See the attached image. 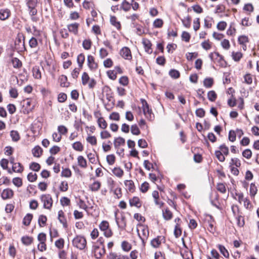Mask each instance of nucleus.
<instances>
[{
  "label": "nucleus",
  "instance_id": "obj_1",
  "mask_svg": "<svg viewBox=\"0 0 259 259\" xmlns=\"http://www.w3.org/2000/svg\"><path fill=\"white\" fill-rule=\"evenodd\" d=\"M142 104V108L145 116L150 120H153L154 118V115L152 112L151 109H150L147 101L143 99H141Z\"/></svg>",
  "mask_w": 259,
  "mask_h": 259
},
{
  "label": "nucleus",
  "instance_id": "obj_2",
  "mask_svg": "<svg viewBox=\"0 0 259 259\" xmlns=\"http://www.w3.org/2000/svg\"><path fill=\"white\" fill-rule=\"evenodd\" d=\"M73 245L77 248L82 250L87 245V241L85 238L81 236H77L72 240Z\"/></svg>",
  "mask_w": 259,
  "mask_h": 259
},
{
  "label": "nucleus",
  "instance_id": "obj_3",
  "mask_svg": "<svg viewBox=\"0 0 259 259\" xmlns=\"http://www.w3.org/2000/svg\"><path fill=\"white\" fill-rule=\"evenodd\" d=\"M139 226L141 228V231L142 232V234L139 232L140 230L139 229H137V231L138 232V234L140 238L142 241V244L143 246H145L146 240H147L148 237L149 236V230L147 226H144L142 225H139Z\"/></svg>",
  "mask_w": 259,
  "mask_h": 259
},
{
  "label": "nucleus",
  "instance_id": "obj_4",
  "mask_svg": "<svg viewBox=\"0 0 259 259\" xmlns=\"http://www.w3.org/2000/svg\"><path fill=\"white\" fill-rule=\"evenodd\" d=\"M209 57L211 61L214 62H218L220 66H224L226 64V62L224 59L223 56L221 55L218 52L211 53Z\"/></svg>",
  "mask_w": 259,
  "mask_h": 259
},
{
  "label": "nucleus",
  "instance_id": "obj_5",
  "mask_svg": "<svg viewBox=\"0 0 259 259\" xmlns=\"http://www.w3.org/2000/svg\"><path fill=\"white\" fill-rule=\"evenodd\" d=\"M40 199L43 202V206L45 208L50 209L52 206L53 200L50 194L42 195L40 197Z\"/></svg>",
  "mask_w": 259,
  "mask_h": 259
},
{
  "label": "nucleus",
  "instance_id": "obj_6",
  "mask_svg": "<svg viewBox=\"0 0 259 259\" xmlns=\"http://www.w3.org/2000/svg\"><path fill=\"white\" fill-rule=\"evenodd\" d=\"M10 162L12 164V170L15 172L21 173L24 170L23 166L19 162H15V158L13 157L10 158Z\"/></svg>",
  "mask_w": 259,
  "mask_h": 259
},
{
  "label": "nucleus",
  "instance_id": "obj_7",
  "mask_svg": "<svg viewBox=\"0 0 259 259\" xmlns=\"http://www.w3.org/2000/svg\"><path fill=\"white\" fill-rule=\"evenodd\" d=\"M79 27V24L76 22L69 24L67 25L69 32L73 33L75 35H77L78 34Z\"/></svg>",
  "mask_w": 259,
  "mask_h": 259
},
{
  "label": "nucleus",
  "instance_id": "obj_8",
  "mask_svg": "<svg viewBox=\"0 0 259 259\" xmlns=\"http://www.w3.org/2000/svg\"><path fill=\"white\" fill-rule=\"evenodd\" d=\"M88 65L92 70H95L98 68V64L95 62V58L92 55L88 56Z\"/></svg>",
  "mask_w": 259,
  "mask_h": 259
},
{
  "label": "nucleus",
  "instance_id": "obj_9",
  "mask_svg": "<svg viewBox=\"0 0 259 259\" xmlns=\"http://www.w3.org/2000/svg\"><path fill=\"white\" fill-rule=\"evenodd\" d=\"M120 55L125 59L131 60L132 58L130 49L127 47L123 48L120 51Z\"/></svg>",
  "mask_w": 259,
  "mask_h": 259
},
{
  "label": "nucleus",
  "instance_id": "obj_10",
  "mask_svg": "<svg viewBox=\"0 0 259 259\" xmlns=\"http://www.w3.org/2000/svg\"><path fill=\"white\" fill-rule=\"evenodd\" d=\"M95 256L97 258H100L105 253V249L104 246L102 248L99 246H94Z\"/></svg>",
  "mask_w": 259,
  "mask_h": 259
},
{
  "label": "nucleus",
  "instance_id": "obj_11",
  "mask_svg": "<svg viewBox=\"0 0 259 259\" xmlns=\"http://www.w3.org/2000/svg\"><path fill=\"white\" fill-rule=\"evenodd\" d=\"M13 195V191L9 188L4 189L1 194L2 198L4 200L11 198Z\"/></svg>",
  "mask_w": 259,
  "mask_h": 259
},
{
  "label": "nucleus",
  "instance_id": "obj_12",
  "mask_svg": "<svg viewBox=\"0 0 259 259\" xmlns=\"http://www.w3.org/2000/svg\"><path fill=\"white\" fill-rule=\"evenodd\" d=\"M29 14L31 16V20L33 22H37L39 20V18L35 16L37 14V10L36 7L29 8Z\"/></svg>",
  "mask_w": 259,
  "mask_h": 259
},
{
  "label": "nucleus",
  "instance_id": "obj_13",
  "mask_svg": "<svg viewBox=\"0 0 259 259\" xmlns=\"http://www.w3.org/2000/svg\"><path fill=\"white\" fill-rule=\"evenodd\" d=\"M142 44L144 45L145 51L149 54H152V44L151 43L150 41L147 38H143L142 40Z\"/></svg>",
  "mask_w": 259,
  "mask_h": 259
},
{
  "label": "nucleus",
  "instance_id": "obj_14",
  "mask_svg": "<svg viewBox=\"0 0 259 259\" xmlns=\"http://www.w3.org/2000/svg\"><path fill=\"white\" fill-rule=\"evenodd\" d=\"M131 206H135L140 208L142 206V203L138 197L135 196L129 200Z\"/></svg>",
  "mask_w": 259,
  "mask_h": 259
},
{
  "label": "nucleus",
  "instance_id": "obj_15",
  "mask_svg": "<svg viewBox=\"0 0 259 259\" xmlns=\"http://www.w3.org/2000/svg\"><path fill=\"white\" fill-rule=\"evenodd\" d=\"M11 15L10 10L8 9L0 10V20H6Z\"/></svg>",
  "mask_w": 259,
  "mask_h": 259
},
{
  "label": "nucleus",
  "instance_id": "obj_16",
  "mask_svg": "<svg viewBox=\"0 0 259 259\" xmlns=\"http://www.w3.org/2000/svg\"><path fill=\"white\" fill-rule=\"evenodd\" d=\"M232 209L234 215L236 216L238 225L240 227L243 226L244 225V221L243 217L239 214H236L234 210V206H233L232 207Z\"/></svg>",
  "mask_w": 259,
  "mask_h": 259
},
{
  "label": "nucleus",
  "instance_id": "obj_17",
  "mask_svg": "<svg viewBox=\"0 0 259 259\" xmlns=\"http://www.w3.org/2000/svg\"><path fill=\"white\" fill-rule=\"evenodd\" d=\"M124 184L128 191L131 192H134L135 190V186L134 183L132 180H126L124 182Z\"/></svg>",
  "mask_w": 259,
  "mask_h": 259
},
{
  "label": "nucleus",
  "instance_id": "obj_18",
  "mask_svg": "<svg viewBox=\"0 0 259 259\" xmlns=\"http://www.w3.org/2000/svg\"><path fill=\"white\" fill-rule=\"evenodd\" d=\"M59 82L60 83V85L62 87H67L69 84V82H67V77L65 75H61L59 77Z\"/></svg>",
  "mask_w": 259,
  "mask_h": 259
},
{
  "label": "nucleus",
  "instance_id": "obj_19",
  "mask_svg": "<svg viewBox=\"0 0 259 259\" xmlns=\"http://www.w3.org/2000/svg\"><path fill=\"white\" fill-rule=\"evenodd\" d=\"M125 144V139L122 137H119L114 139V145L116 149H117L120 146Z\"/></svg>",
  "mask_w": 259,
  "mask_h": 259
},
{
  "label": "nucleus",
  "instance_id": "obj_20",
  "mask_svg": "<svg viewBox=\"0 0 259 259\" xmlns=\"http://www.w3.org/2000/svg\"><path fill=\"white\" fill-rule=\"evenodd\" d=\"M116 215H117V213L115 212V220H116V223H117L118 227L121 228L122 229H125L126 226L125 216H124V215L121 216L120 225H119V222L117 220Z\"/></svg>",
  "mask_w": 259,
  "mask_h": 259
},
{
  "label": "nucleus",
  "instance_id": "obj_21",
  "mask_svg": "<svg viewBox=\"0 0 259 259\" xmlns=\"http://www.w3.org/2000/svg\"><path fill=\"white\" fill-rule=\"evenodd\" d=\"M23 107H26L27 113H28L29 111H31L33 109L34 106H31V101H30L28 99L23 100Z\"/></svg>",
  "mask_w": 259,
  "mask_h": 259
},
{
  "label": "nucleus",
  "instance_id": "obj_22",
  "mask_svg": "<svg viewBox=\"0 0 259 259\" xmlns=\"http://www.w3.org/2000/svg\"><path fill=\"white\" fill-rule=\"evenodd\" d=\"M110 22L111 24L115 27L118 30H120L121 29L120 23L117 21V19L115 16H111L110 17Z\"/></svg>",
  "mask_w": 259,
  "mask_h": 259
},
{
  "label": "nucleus",
  "instance_id": "obj_23",
  "mask_svg": "<svg viewBox=\"0 0 259 259\" xmlns=\"http://www.w3.org/2000/svg\"><path fill=\"white\" fill-rule=\"evenodd\" d=\"M77 163L78 165L83 168L87 167V161L82 156H79L77 157Z\"/></svg>",
  "mask_w": 259,
  "mask_h": 259
},
{
  "label": "nucleus",
  "instance_id": "obj_24",
  "mask_svg": "<svg viewBox=\"0 0 259 259\" xmlns=\"http://www.w3.org/2000/svg\"><path fill=\"white\" fill-rule=\"evenodd\" d=\"M42 150L39 146H35L32 150V153L34 157H39L41 155Z\"/></svg>",
  "mask_w": 259,
  "mask_h": 259
},
{
  "label": "nucleus",
  "instance_id": "obj_25",
  "mask_svg": "<svg viewBox=\"0 0 259 259\" xmlns=\"http://www.w3.org/2000/svg\"><path fill=\"white\" fill-rule=\"evenodd\" d=\"M33 77L36 79H40L41 77V72L39 67L35 66L32 69Z\"/></svg>",
  "mask_w": 259,
  "mask_h": 259
},
{
  "label": "nucleus",
  "instance_id": "obj_26",
  "mask_svg": "<svg viewBox=\"0 0 259 259\" xmlns=\"http://www.w3.org/2000/svg\"><path fill=\"white\" fill-rule=\"evenodd\" d=\"M162 214L163 218L167 221L171 220L172 218V213L168 208L163 210Z\"/></svg>",
  "mask_w": 259,
  "mask_h": 259
},
{
  "label": "nucleus",
  "instance_id": "obj_27",
  "mask_svg": "<svg viewBox=\"0 0 259 259\" xmlns=\"http://www.w3.org/2000/svg\"><path fill=\"white\" fill-rule=\"evenodd\" d=\"M33 218V215L31 213H27L23 219V224L24 225L28 226L29 225Z\"/></svg>",
  "mask_w": 259,
  "mask_h": 259
},
{
  "label": "nucleus",
  "instance_id": "obj_28",
  "mask_svg": "<svg viewBox=\"0 0 259 259\" xmlns=\"http://www.w3.org/2000/svg\"><path fill=\"white\" fill-rule=\"evenodd\" d=\"M101 185L100 182L95 181L89 186V188L92 191H97L100 189Z\"/></svg>",
  "mask_w": 259,
  "mask_h": 259
},
{
  "label": "nucleus",
  "instance_id": "obj_29",
  "mask_svg": "<svg viewBox=\"0 0 259 259\" xmlns=\"http://www.w3.org/2000/svg\"><path fill=\"white\" fill-rule=\"evenodd\" d=\"M85 60V56L83 54L81 53L78 55L77 58V62L80 69H81Z\"/></svg>",
  "mask_w": 259,
  "mask_h": 259
},
{
  "label": "nucleus",
  "instance_id": "obj_30",
  "mask_svg": "<svg viewBox=\"0 0 259 259\" xmlns=\"http://www.w3.org/2000/svg\"><path fill=\"white\" fill-rule=\"evenodd\" d=\"M182 22L185 27L190 28L191 26V18L190 16L188 15L186 17L182 19Z\"/></svg>",
  "mask_w": 259,
  "mask_h": 259
},
{
  "label": "nucleus",
  "instance_id": "obj_31",
  "mask_svg": "<svg viewBox=\"0 0 259 259\" xmlns=\"http://www.w3.org/2000/svg\"><path fill=\"white\" fill-rule=\"evenodd\" d=\"M98 124L99 126L102 129H105L107 127V123L104 118L101 117L98 119Z\"/></svg>",
  "mask_w": 259,
  "mask_h": 259
},
{
  "label": "nucleus",
  "instance_id": "obj_32",
  "mask_svg": "<svg viewBox=\"0 0 259 259\" xmlns=\"http://www.w3.org/2000/svg\"><path fill=\"white\" fill-rule=\"evenodd\" d=\"M10 136L14 142H17L20 139L19 134L17 131H12L10 133Z\"/></svg>",
  "mask_w": 259,
  "mask_h": 259
},
{
  "label": "nucleus",
  "instance_id": "obj_33",
  "mask_svg": "<svg viewBox=\"0 0 259 259\" xmlns=\"http://www.w3.org/2000/svg\"><path fill=\"white\" fill-rule=\"evenodd\" d=\"M242 56H243V54L241 52H233L232 53V58L236 62L239 61L240 60L242 57Z\"/></svg>",
  "mask_w": 259,
  "mask_h": 259
},
{
  "label": "nucleus",
  "instance_id": "obj_34",
  "mask_svg": "<svg viewBox=\"0 0 259 259\" xmlns=\"http://www.w3.org/2000/svg\"><path fill=\"white\" fill-rule=\"evenodd\" d=\"M22 242L25 245H29L31 244L33 238L29 236H23L21 238Z\"/></svg>",
  "mask_w": 259,
  "mask_h": 259
},
{
  "label": "nucleus",
  "instance_id": "obj_35",
  "mask_svg": "<svg viewBox=\"0 0 259 259\" xmlns=\"http://www.w3.org/2000/svg\"><path fill=\"white\" fill-rule=\"evenodd\" d=\"M238 41L240 45H244V44L248 42L249 38L247 36L242 35L238 37Z\"/></svg>",
  "mask_w": 259,
  "mask_h": 259
},
{
  "label": "nucleus",
  "instance_id": "obj_36",
  "mask_svg": "<svg viewBox=\"0 0 259 259\" xmlns=\"http://www.w3.org/2000/svg\"><path fill=\"white\" fill-rule=\"evenodd\" d=\"M72 148L76 151H82L83 150V146L81 142H76L72 144Z\"/></svg>",
  "mask_w": 259,
  "mask_h": 259
},
{
  "label": "nucleus",
  "instance_id": "obj_37",
  "mask_svg": "<svg viewBox=\"0 0 259 259\" xmlns=\"http://www.w3.org/2000/svg\"><path fill=\"white\" fill-rule=\"evenodd\" d=\"M213 83V79L212 78H206L203 81V84L207 88H211Z\"/></svg>",
  "mask_w": 259,
  "mask_h": 259
},
{
  "label": "nucleus",
  "instance_id": "obj_38",
  "mask_svg": "<svg viewBox=\"0 0 259 259\" xmlns=\"http://www.w3.org/2000/svg\"><path fill=\"white\" fill-rule=\"evenodd\" d=\"M218 248L221 253L226 258L229 256V253L226 248L222 245H219Z\"/></svg>",
  "mask_w": 259,
  "mask_h": 259
},
{
  "label": "nucleus",
  "instance_id": "obj_39",
  "mask_svg": "<svg viewBox=\"0 0 259 259\" xmlns=\"http://www.w3.org/2000/svg\"><path fill=\"white\" fill-rule=\"evenodd\" d=\"M122 249L125 251H128L132 248L131 244L126 241H123L121 243Z\"/></svg>",
  "mask_w": 259,
  "mask_h": 259
},
{
  "label": "nucleus",
  "instance_id": "obj_40",
  "mask_svg": "<svg viewBox=\"0 0 259 259\" xmlns=\"http://www.w3.org/2000/svg\"><path fill=\"white\" fill-rule=\"evenodd\" d=\"M112 172L118 178H121L123 175V171L120 167H115L113 169Z\"/></svg>",
  "mask_w": 259,
  "mask_h": 259
},
{
  "label": "nucleus",
  "instance_id": "obj_41",
  "mask_svg": "<svg viewBox=\"0 0 259 259\" xmlns=\"http://www.w3.org/2000/svg\"><path fill=\"white\" fill-rule=\"evenodd\" d=\"M47 221V218L46 215H39L38 220V222L40 227H42L46 225V222Z\"/></svg>",
  "mask_w": 259,
  "mask_h": 259
},
{
  "label": "nucleus",
  "instance_id": "obj_42",
  "mask_svg": "<svg viewBox=\"0 0 259 259\" xmlns=\"http://www.w3.org/2000/svg\"><path fill=\"white\" fill-rule=\"evenodd\" d=\"M207 97L209 101L214 102L217 98V95L214 91H210L207 93Z\"/></svg>",
  "mask_w": 259,
  "mask_h": 259
},
{
  "label": "nucleus",
  "instance_id": "obj_43",
  "mask_svg": "<svg viewBox=\"0 0 259 259\" xmlns=\"http://www.w3.org/2000/svg\"><path fill=\"white\" fill-rule=\"evenodd\" d=\"M180 225L177 223L175 227L174 235L176 238L179 237L182 234V230L180 228Z\"/></svg>",
  "mask_w": 259,
  "mask_h": 259
},
{
  "label": "nucleus",
  "instance_id": "obj_44",
  "mask_svg": "<svg viewBox=\"0 0 259 259\" xmlns=\"http://www.w3.org/2000/svg\"><path fill=\"white\" fill-rule=\"evenodd\" d=\"M169 75L171 77L174 79L178 78L180 76V73L179 71L176 69H171L169 72Z\"/></svg>",
  "mask_w": 259,
  "mask_h": 259
},
{
  "label": "nucleus",
  "instance_id": "obj_45",
  "mask_svg": "<svg viewBox=\"0 0 259 259\" xmlns=\"http://www.w3.org/2000/svg\"><path fill=\"white\" fill-rule=\"evenodd\" d=\"M29 168L33 171H38L40 169V165L37 162H33L30 163Z\"/></svg>",
  "mask_w": 259,
  "mask_h": 259
},
{
  "label": "nucleus",
  "instance_id": "obj_46",
  "mask_svg": "<svg viewBox=\"0 0 259 259\" xmlns=\"http://www.w3.org/2000/svg\"><path fill=\"white\" fill-rule=\"evenodd\" d=\"M90 80V78L87 72H83L82 76H81V81L83 85H86L89 80Z\"/></svg>",
  "mask_w": 259,
  "mask_h": 259
},
{
  "label": "nucleus",
  "instance_id": "obj_47",
  "mask_svg": "<svg viewBox=\"0 0 259 259\" xmlns=\"http://www.w3.org/2000/svg\"><path fill=\"white\" fill-rule=\"evenodd\" d=\"M26 4L28 7H36L38 4V0H26Z\"/></svg>",
  "mask_w": 259,
  "mask_h": 259
},
{
  "label": "nucleus",
  "instance_id": "obj_48",
  "mask_svg": "<svg viewBox=\"0 0 259 259\" xmlns=\"http://www.w3.org/2000/svg\"><path fill=\"white\" fill-rule=\"evenodd\" d=\"M12 182L13 184L17 187H21L23 184L22 179L19 177L14 178L12 180Z\"/></svg>",
  "mask_w": 259,
  "mask_h": 259
},
{
  "label": "nucleus",
  "instance_id": "obj_49",
  "mask_svg": "<svg viewBox=\"0 0 259 259\" xmlns=\"http://www.w3.org/2000/svg\"><path fill=\"white\" fill-rule=\"evenodd\" d=\"M87 141L91 144L93 146H95L97 145V139L94 136H88L87 138Z\"/></svg>",
  "mask_w": 259,
  "mask_h": 259
},
{
  "label": "nucleus",
  "instance_id": "obj_50",
  "mask_svg": "<svg viewBox=\"0 0 259 259\" xmlns=\"http://www.w3.org/2000/svg\"><path fill=\"white\" fill-rule=\"evenodd\" d=\"M55 245L58 248L62 249L64 246V240L63 238H60L55 241Z\"/></svg>",
  "mask_w": 259,
  "mask_h": 259
},
{
  "label": "nucleus",
  "instance_id": "obj_51",
  "mask_svg": "<svg viewBox=\"0 0 259 259\" xmlns=\"http://www.w3.org/2000/svg\"><path fill=\"white\" fill-rule=\"evenodd\" d=\"M219 149L220 151L222 152V154L227 156L229 154V148L225 144H222L220 146Z\"/></svg>",
  "mask_w": 259,
  "mask_h": 259
},
{
  "label": "nucleus",
  "instance_id": "obj_52",
  "mask_svg": "<svg viewBox=\"0 0 259 259\" xmlns=\"http://www.w3.org/2000/svg\"><path fill=\"white\" fill-rule=\"evenodd\" d=\"M12 63L14 68H20L22 66L21 62L17 58L12 59Z\"/></svg>",
  "mask_w": 259,
  "mask_h": 259
},
{
  "label": "nucleus",
  "instance_id": "obj_53",
  "mask_svg": "<svg viewBox=\"0 0 259 259\" xmlns=\"http://www.w3.org/2000/svg\"><path fill=\"white\" fill-rule=\"evenodd\" d=\"M92 45V41L90 39H84L82 42L83 48L86 50H89L91 49Z\"/></svg>",
  "mask_w": 259,
  "mask_h": 259
},
{
  "label": "nucleus",
  "instance_id": "obj_54",
  "mask_svg": "<svg viewBox=\"0 0 259 259\" xmlns=\"http://www.w3.org/2000/svg\"><path fill=\"white\" fill-rule=\"evenodd\" d=\"M106 160L109 165H113L115 161V156L113 154L108 155L106 157Z\"/></svg>",
  "mask_w": 259,
  "mask_h": 259
},
{
  "label": "nucleus",
  "instance_id": "obj_55",
  "mask_svg": "<svg viewBox=\"0 0 259 259\" xmlns=\"http://www.w3.org/2000/svg\"><path fill=\"white\" fill-rule=\"evenodd\" d=\"M215 155L220 162H224L225 160L224 155H223L222 152L220 150H217L215 151Z\"/></svg>",
  "mask_w": 259,
  "mask_h": 259
},
{
  "label": "nucleus",
  "instance_id": "obj_56",
  "mask_svg": "<svg viewBox=\"0 0 259 259\" xmlns=\"http://www.w3.org/2000/svg\"><path fill=\"white\" fill-rule=\"evenodd\" d=\"M230 166L234 165L236 167H240L241 166V161L237 158H232L231 160V162H230Z\"/></svg>",
  "mask_w": 259,
  "mask_h": 259
},
{
  "label": "nucleus",
  "instance_id": "obj_57",
  "mask_svg": "<svg viewBox=\"0 0 259 259\" xmlns=\"http://www.w3.org/2000/svg\"><path fill=\"white\" fill-rule=\"evenodd\" d=\"M121 9L126 12L131 9V4L124 0L121 5Z\"/></svg>",
  "mask_w": 259,
  "mask_h": 259
},
{
  "label": "nucleus",
  "instance_id": "obj_58",
  "mask_svg": "<svg viewBox=\"0 0 259 259\" xmlns=\"http://www.w3.org/2000/svg\"><path fill=\"white\" fill-rule=\"evenodd\" d=\"M119 82L121 85L126 86L128 84V78L126 76H123L119 78Z\"/></svg>",
  "mask_w": 259,
  "mask_h": 259
},
{
  "label": "nucleus",
  "instance_id": "obj_59",
  "mask_svg": "<svg viewBox=\"0 0 259 259\" xmlns=\"http://www.w3.org/2000/svg\"><path fill=\"white\" fill-rule=\"evenodd\" d=\"M159 237H157L151 240V245L155 248L158 247L161 244V241H159Z\"/></svg>",
  "mask_w": 259,
  "mask_h": 259
},
{
  "label": "nucleus",
  "instance_id": "obj_60",
  "mask_svg": "<svg viewBox=\"0 0 259 259\" xmlns=\"http://www.w3.org/2000/svg\"><path fill=\"white\" fill-rule=\"evenodd\" d=\"M181 37L182 40L185 41L186 42H189L191 36L189 32L187 31H183L182 32Z\"/></svg>",
  "mask_w": 259,
  "mask_h": 259
},
{
  "label": "nucleus",
  "instance_id": "obj_61",
  "mask_svg": "<svg viewBox=\"0 0 259 259\" xmlns=\"http://www.w3.org/2000/svg\"><path fill=\"white\" fill-rule=\"evenodd\" d=\"M71 171L69 168H65L63 169L61 172L62 177L69 178L71 176Z\"/></svg>",
  "mask_w": 259,
  "mask_h": 259
},
{
  "label": "nucleus",
  "instance_id": "obj_62",
  "mask_svg": "<svg viewBox=\"0 0 259 259\" xmlns=\"http://www.w3.org/2000/svg\"><path fill=\"white\" fill-rule=\"evenodd\" d=\"M242 156L247 159H250L252 156V152L249 149H246L242 152Z\"/></svg>",
  "mask_w": 259,
  "mask_h": 259
},
{
  "label": "nucleus",
  "instance_id": "obj_63",
  "mask_svg": "<svg viewBox=\"0 0 259 259\" xmlns=\"http://www.w3.org/2000/svg\"><path fill=\"white\" fill-rule=\"evenodd\" d=\"M37 176L36 174L30 172L27 175V179L30 182H33L37 180Z\"/></svg>",
  "mask_w": 259,
  "mask_h": 259
},
{
  "label": "nucleus",
  "instance_id": "obj_64",
  "mask_svg": "<svg viewBox=\"0 0 259 259\" xmlns=\"http://www.w3.org/2000/svg\"><path fill=\"white\" fill-rule=\"evenodd\" d=\"M131 133L134 135H139L140 134V131L136 124L132 125Z\"/></svg>",
  "mask_w": 259,
  "mask_h": 259
}]
</instances>
